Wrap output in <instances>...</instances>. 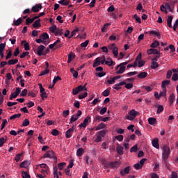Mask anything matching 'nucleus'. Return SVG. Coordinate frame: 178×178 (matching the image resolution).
<instances>
[{"label":"nucleus","instance_id":"obj_61","mask_svg":"<svg viewBox=\"0 0 178 178\" xmlns=\"http://www.w3.org/2000/svg\"><path fill=\"white\" fill-rule=\"evenodd\" d=\"M6 141V138H0V147H3V144Z\"/></svg>","mask_w":178,"mask_h":178},{"label":"nucleus","instance_id":"obj_40","mask_svg":"<svg viewBox=\"0 0 178 178\" xmlns=\"http://www.w3.org/2000/svg\"><path fill=\"white\" fill-rule=\"evenodd\" d=\"M111 92V90L109 89H106L102 93V95L103 97H108L109 96V93Z\"/></svg>","mask_w":178,"mask_h":178},{"label":"nucleus","instance_id":"obj_9","mask_svg":"<svg viewBox=\"0 0 178 178\" xmlns=\"http://www.w3.org/2000/svg\"><path fill=\"white\" fill-rule=\"evenodd\" d=\"M141 56H142V54H141V53H140V54L137 56V57H136V60H135L134 64H129V65H127V68H128V69H130V67H136V66H137V62H138V60H140L141 59Z\"/></svg>","mask_w":178,"mask_h":178},{"label":"nucleus","instance_id":"obj_63","mask_svg":"<svg viewBox=\"0 0 178 178\" xmlns=\"http://www.w3.org/2000/svg\"><path fill=\"white\" fill-rule=\"evenodd\" d=\"M159 97H166V89H163V91L160 92Z\"/></svg>","mask_w":178,"mask_h":178},{"label":"nucleus","instance_id":"obj_43","mask_svg":"<svg viewBox=\"0 0 178 178\" xmlns=\"http://www.w3.org/2000/svg\"><path fill=\"white\" fill-rule=\"evenodd\" d=\"M138 150V146H137V145H135L131 148L130 152H137Z\"/></svg>","mask_w":178,"mask_h":178},{"label":"nucleus","instance_id":"obj_62","mask_svg":"<svg viewBox=\"0 0 178 178\" xmlns=\"http://www.w3.org/2000/svg\"><path fill=\"white\" fill-rule=\"evenodd\" d=\"M22 175L23 178H30V175L27 172H22Z\"/></svg>","mask_w":178,"mask_h":178},{"label":"nucleus","instance_id":"obj_54","mask_svg":"<svg viewBox=\"0 0 178 178\" xmlns=\"http://www.w3.org/2000/svg\"><path fill=\"white\" fill-rule=\"evenodd\" d=\"M124 138V137L123 136V135H118L115 136V139H117L118 141H123V139Z\"/></svg>","mask_w":178,"mask_h":178},{"label":"nucleus","instance_id":"obj_56","mask_svg":"<svg viewBox=\"0 0 178 178\" xmlns=\"http://www.w3.org/2000/svg\"><path fill=\"white\" fill-rule=\"evenodd\" d=\"M95 122H102V117L101 115H96L95 117Z\"/></svg>","mask_w":178,"mask_h":178},{"label":"nucleus","instance_id":"obj_45","mask_svg":"<svg viewBox=\"0 0 178 178\" xmlns=\"http://www.w3.org/2000/svg\"><path fill=\"white\" fill-rule=\"evenodd\" d=\"M22 24V18H19L17 20H14V26H20Z\"/></svg>","mask_w":178,"mask_h":178},{"label":"nucleus","instance_id":"obj_38","mask_svg":"<svg viewBox=\"0 0 178 178\" xmlns=\"http://www.w3.org/2000/svg\"><path fill=\"white\" fill-rule=\"evenodd\" d=\"M19 62V60L17 59H12L8 61V65H16V63H17Z\"/></svg>","mask_w":178,"mask_h":178},{"label":"nucleus","instance_id":"obj_57","mask_svg":"<svg viewBox=\"0 0 178 178\" xmlns=\"http://www.w3.org/2000/svg\"><path fill=\"white\" fill-rule=\"evenodd\" d=\"M70 111L69 110H65L63 111V118H66L68 115H70Z\"/></svg>","mask_w":178,"mask_h":178},{"label":"nucleus","instance_id":"obj_18","mask_svg":"<svg viewBox=\"0 0 178 178\" xmlns=\"http://www.w3.org/2000/svg\"><path fill=\"white\" fill-rule=\"evenodd\" d=\"M105 65H107V66H115V63L113 62V60H112V58H107L106 59V64Z\"/></svg>","mask_w":178,"mask_h":178},{"label":"nucleus","instance_id":"obj_1","mask_svg":"<svg viewBox=\"0 0 178 178\" xmlns=\"http://www.w3.org/2000/svg\"><path fill=\"white\" fill-rule=\"evenodd\" d=\"M161 149H162V156H161L162 161L163 162L166 163V161H168V159H169V155H170V147H169V146H168L167 145H164L161 147Z\"/></svg>","mask_w":178,"mask_h":178},{"label":"nucleus","instance_id":"obj_16","mask_svg":"<svg viewBox=\"0 0 178 178\" xmlns=\"http://www.w3.org/2000/svg\"><path fill=\"white\" fill-rule=\"evenodd\" d=\"M123 149H124V147H123V146L122 145H118L116 147L117 154L118 155H123Z\"/></svg>","mask_w":178,"mask_h":178},{"label":"nucleus","instance_id":"obj_23","mask_svg":"<svg viewBox=\"0 0 178 178\" xmlns=\"http://www.w3.org/2000/svg\"><path fill=\"white\" fill-rule=\"evenodd\" d=\"M101 65V58L97 57L93 63V67H97V66H99Z\"/></svg>","mask_w":178,"mask_h":178},{"label":"nucleus","instance_id":"obj_35","mask_svg":"<svg viewBox=\"0 0 178 178\" xmlns=\"http://www.w3.org/2000/svg\"><path fill=\"white\" fill-rule=\"evenodd\" d=\"M145 65V62L144 60H142L141 58L140 60H138L137 61V65L138 67H143Z\"/></svg>","mask_w":178,"mask_h":178},{"label":"nucleus","instance_id":"obj_36","mask_svg":"<svg viewBox=\"0 0 178 178\" xmlns=\"http://www.w3.org/2000/svg\"><path fill=\"white\" fill-rule=\"evenodd\" d=\"M110 166L113 168H119V163L118 161H115L114 163H110Z\"/></svg>","mask_w":178,"mask_h":178},{"label":"nucleus","instance_id":"obj_2","mask_svg":"<svg viewBox=\"0 0 178 178\" xmlns=\"http://www.w3.org/2000/svg\"><path fill=\"white\" fill-rule=\"evenodd\" d=\"M38 44H44V45H48L49 44V35L47 33H44L41 35L39 39L36 40Z\"/></svg>","mask_w":178,"mask_h":178},{"label":"nucleus","instance_id":"obj_39","mask_svg":"<svg viewBox=\"0 0 178 178\" xmlns=\"http://www.w3.org/2000/svg\"><path fill=\"white\" fill-rule=\"evenodd\" d=\"M20 116H22L21 113L15 114L10 117V120H13V119H17V118H20Z\"/></svg>","mask_w":178,"mask_h":178},{"label":"nucleus","instance_id":"obj_22","mask_svg":"<svg viewBox=\"0 0 178 178\" xmlns=\"http://www.w3.org/2000/svg\"><path fill=\"white\" fill-rule=\"evenodd\" d=\"M44 49H45V47L44 45H40L38 48V56H41V55H42V52H44Z\"/></svg>","mask_w":178,"mask_h":178},{"label":"nucleus","instance_id":"obj_58","mask_svg":"<svg viewBox=\"0 0 178 178\" xmlns=\"http://www.w3.org/2000/svg\"><path fill=\"white\" fill-rule=\"evenodd\" d=\"M172 80H173V81H177V80H178V74L177 73L173 74V75L172 76Z\"/></svg>","mask_w":178,"mask_h":178},{"label":"nucleus","instance_id":"obj_31","mask_svg":"<svg viewBox=\"0 0 178 178\" xmlns=\"http://www.w3.org/2000/svg\"><path fill=\"white\" fill-rule=\"evenodd\" d=\"M175 99H176V97L175 96V94H171L169 97V102L170 105H172L173 102H175Z\"/></svg>","mask_w":178,"mask_h":178},{"label":"nucleus","instance_id":"obj_24","mask_svg":"<svg viewBox=\"0 0 178 178\" xmlns=\"http://www.w3.org/2000/svg\"><path fill=\"white\" fill-rule=\"evenodd\" d=\"M173 20V16H168L167 18V24L170 29H172V22Z\"/></svg>","mask_w":178,"mask_h":178},{"label":"nucleus","instance_id":"obj_6","mask_svg":"<svg viewBox=\"0 0 178 178\" xmlns=\"http://www.w3.org/2000/svg\"><path fill=\"white\" fill-rule=\"evenodd\" d=\"M105 134H106V132L105 131V130H102L97 132V137L95 139V143H99L102 141V138L105 137Z\"/></svg>","mask_w":178,"mask_h":178},{"label":"nucleus","instance_id":"obj_49","mask_svg":"<svg viewBox=\"0 0 178 178\" xmlns=\"http://www.w3.org/2000/svg\"><path fill=\"white\" fill-rule=\"evenodd\" d=\"M58 27L56 26V25H53L52 26H51L49 28V31L51 33H56V30H57Z\"/></svg>","mask_w":178,"mask_h":178},{"label":"nucleus","instance_id":"obj_3","mask_svg":"<svg viewBox=\"0 0 178 178\" xmlns=\"http://www.w3.org/2000/svg\"><path fill=\"white\" fill-rule=\"evenodd\" d=\"M139 115L140 113L136 111V110L134 109H132L128 112V115L126 116V118L127 119V120H134V119H136V117L138 116Z\"/></svg>","mask_w":178,"mask_h":178},{"label":"nucleus","instance_id":"obj_41","mask_svg":"<svg viewBox=\"0 0 178 178\" xmlns=\"http://www.w3.org/2000/svg\"><path fill=\"white\" fill-rule=\"evenodd\" d=\"M158 67H159V65L158 64V63L152 61L151 68L152 69H156Z\"/></svg>","mask_w":178,"mask_h":178},{"label":"nucleus","instance_id":"obj_19","mask_svg":"<svg viewBox=\"0 0 178 178\" xmlns=\"http://www.w3.org/2000/svg\"><path fill=\"white\" fill-rule=\"evenodd\" d=\"M148 123L151 126H156V118H148Z\"/></svg>","mask_w":178,"mask_h":178},{"label":"nucleus","instance_id":"obj_47","mask_svg":"<svg viewBox=\"0 0 178 178\" xmlns=\"http://www.w3.org/2000/svg\"><path fill=\"white\" fill-rule=\"evenodd\" d=\"M29 124H30V121L29 120H27V118H26L23 122H22V126L24 127H26L27 126H29Z\"/></svg>","mask_w":178,"mask_h":178},{"label":"nucleus","instance_id":"obj_4","mask_svg":"<svg viewBox=\"0 0 178 178\" xmlns=\"http://www.w3.org/2000/svg\"><path fill=\"white\" fill-rule=\"evenodd\" d=\"M108 49L112 51L113 55H114L115 58L118 57V55H119V48L116 47V44H115V43H112L108 45Z\"/></svg>","mask_w":178,"mask_h":178},{"label":"nucleus","instance_id":"obj_46","mask_svg":"<svg viewBox=\"0 0 178 178\" xmlns=\"http://www.w3.org/2000/svg\"><path fill=\"white\" fill-rule=\"evenodd\" d=\"M68 59H71L73 60L74 58H76V54H74L73 52H70L67 56Z\"/></svg>","mask_w":178,"mask_h":178},{"label":"nucleus","instance_id":"obj_33","mask_svg":"<svg viewBox=\"0 0 178 178\" xmlns=\"http://www.w3.org/2000/svg\"><path fill=\"white\" fill-rule=\"evenodd\" d=\"M78 119L79 118L76 115H72L71 118L70 119V124H72L73 122H76Z\"/></svg>","mask_w":178,"mask_h":178},{"label":"nucleus","instance_id":"obj_52","mask_svg":"<svg viewBox=\"0 0 178 178\" xmlns=\"http://www.w3.org/2000/svg\"><path fill=\"white\" fill-rule=\"evenodd\" d=\"M99 58H100V63H102V65L106 63V58H105V56H102V57H99Z\"/></svg>","mask_w":178,"mask_h":178},{"label":"nucleus","instance_id":"obj_30","mask_svg":"<svg viewBox=\"0 0 178 178\" xmlns=\"http://www.w3.org/2000/svg\"><path fill=\"white\" fill-rule=\"evenodd\" d=\"M84 154V149L83 148H79L76 151V156H81Z\"/></svg>","mask_w":178,"mask_h":178},{"label":"nucleus","instance_id":"obj_29","mask_svg":"<svg viewBox=\"0 0 178 178\" xmlns=\"http://www.w3.org/2000/svg\"><path fill=\"white\" fill-rule=\"evenodd\" d=\"M29 165H30V162L28 161H24L22 163H20V168H29Z\"/></svg>","mask_w":178,"mask_h":178},{"label":"nucleus","instance_id":"obj_20","mask_svg":"<svg viewBox=\"0 0 178 178\" xmlns=\"http://www.w3.org/2000/svg\"><path fill=\"white\" fill-rule=\"evenodd\" d=\"M169 84H170V81L169 80L163 81L161 83V88H163V90H166V87H168Z\"/></svg>","mask_w":178,"mask_h":178},{"label":"nucleus","instance_id":"obj_13","mask_svg":"<svg viewBox=\"0 0 178 178\" xmlns=\"http://www.w3.org/2000/svg\"><path fill=\"white\" fill-rule=\"evenodd\" d=\"M88 120H90V118L88 117V118H85L83 120V122L80 124L79 125V127L80 129H81V128L86 129V127H87V124H88Z\"/></svg>","mask_w":178,"mask_h":178},{"label":"nucleus","instance_id":"obj_51","mask_svg":"<svg viewBox=\"0 0 178 178\" xmlns=\"http://www.w3.org/2000/svg\"><path fill=\"white\" fill-rule=\"evenodd\" d=\"M163 112V106L162 105H159L158 106V109H157V113L159 114Z\"/></svg>","mask_w":178,"mask_h":178},{"label":"nucleus","instance_id":"obj_8","mask_svg":"<svg viewBox=\"0 0 178 178\" xmlns=\"http://www.w3.org/2000/svg\"><path fill=\"white\" fill-rule=\"evenodd\" d=\"M115 70L117 74H123L124 70H126V66H122L120 64L116 67Z\"/></svg>","mask_w":178,"mask_h":178},{"label":"nucleus","instance_id":"obj_5","mask_svg":"<svg viewBox=\"0 0 178 178\" xmlns=\"http://www.w3.org/2000/svg\"><path fill=\"white\" fill-rule=\"evenodd\" d=\"M81 91H87V87L86 86V84L84 86H79L76 87V88L72 89V94L73 95H77L79 92H81Z\"/></svg>","mask_w":178,"mask_h":178},{"label":"nucleus","instance_id":"obj_32","mask_svg":"<svg viewBox=\"0 0 178 178\" xmlns=\"http://www.w3.org/2000/svg\"><path fill=\"white\" fill-rule=\"evenodd\" d=\"M58 3H60V5H63V6H67V5H69V1H67V0H60L58 1Z\"/></svg>","mask_w":178,"mask_h":178},{"label":"nucleus","instance_id":"obj_28","mask_svg":"<svg viewBox=\"0 0 178 178\" xmlns=\"http://www.w3.org/2000/svg\"><path fill=\"white\" fill-rule=\"evenodd\" d=\"M148 76V73L145 72H140L139 74L137 75L138 79H145Z\"/></svg>","mask_w":178,"mask_h":178},{"label":"nucleus","instance_id":"obj_60","mask_svg":"<svg viewBox=\"0 0 178 178\" xmlns=\"http://www.w3.org/2000/svg\"><path fill=\"white\" fill-rule=\"evenodd\" d=\"M51 134L52 136H59V131H58L57 129H53L51 131Z\"/></svg>","mask_w":178,"mask_h":178},{"label":"nucleus","instance_id":"obj_26","mask_svg":"<svg viewBox=\"0 0 178 178\" xmlns=\"http://www.w3.org/2000/svg\"><path fill=\"white\" fill-rule=\"evenodd\" d=\"M22 45H24L25 51H30V44L26 40L22 42Z\"/></svg>","mask_w":178,"mask_h":178},{"label":"nucleus","instance_id":"obj_55","mask_svg":"<svg viewBox=\"0 0 178 178\" xmlns=\"http://www.w3.org/2000/svg\"><path fill=\"white\" fill-rule=\"evenodd\" d=\"M134 19H135L138 23H141V18L140 17H138L137 14H135L134 15Z\"/></svg>","mask_w":178,"mask_h":178},{"label":"nucleus","instance_id":"obj_11","mask_svg":"<svg viewBox=\"0 0 178 178\" xmlns=\"http://www.w3.org/2000/svg\"><path fill=\"white\" fill-rule=\"evenodd\" d=\"M161 55V52L156 49H149L147 50V55Z\"/></svg>","mask_w":178,"mask_h":178},{"label":"nucleus","instance_id":"obj_21","mask_svg":"<svg viewBox=\"0 0 178 178\" xmlns=\"http://www.w3.org/2000/svg\"><path fill=\"white\" fill-rule=\"evenodd\" d=\"M74 131V129L71 128L65 132L66 138H70L72 137V133Z\"/></svg>","mask_w":178,"mask_h":178},{"label":"nucleus","instance_id":"obj_7","mask_svg":"<svg viewBox=\"0 0 178 178\" xmlns=\"http://www.w3.org/2000/svg\"><path fill=\"white\" fill-rule=\"evenodd\" d=\"M43 158H54V159H55V161H57V158L56 156H55V152H54V151L52 150H49L48 152H47L44 156Z\"/></svg>","mask_w":178,"mask_h":178},{"label":"nucleus","instance_id":"obj_12","mask_svg":"<svg viewBox=\"0 0 178 178\" xmlns=\"http://www.w3.org/2000/svg\"><path fill=\"white\" fill-rule=\"evenodd\" d=\"M120 173L121 176H126V175H129V173H130V166H127L124 170H121Z\"/></svg>","mask_w":178,"mask_h":178},{"label":"nucleus","instance_id":"obj_48","mask_svg":"<svg viewBox=\"0 0 178 178\" xmlns=\"http://www.w3.org/2000/svg\"><path fill=\"white\" fill-rule=\"evenodd\" d=\"M56 35H62L63 34V30L59 29L57 28L56 31L55 32Z\"/></svg>","mask_w":178,"mask_h":178},{"label":"nucleus","instance_id":"obj_25","mask_svg":"<svg viewBox=\"0 0 178 178\" xmlns=\"http://www.w3.org/2000/svg\"><path fill=\"white\" fill-rule=\"evenodd\" d=\"M41 19H39L33 24V29H37L38 27H41Z\"/></svg>","mask_w":178,"mask_h":178},{"label":"nucleus","instance_id":"obj_50","mask_svg":"<svg viewBox=\"0 0 178 178\" xmlns=\"http://www.w3.org/2000/svg\"><path fill=\"white\" fill-rule=\"evenodd\" d=\"M49 73V70L48 68H46L44 71H42V72L40 74V76H45V74H48Z\"/></svg>","mask_w":178,"mask_h":178},{"label":"nucleus","instance_id":"obj_59","mask_svg":"<svg viewBox=\"0 0 178 178\" xmlns=\"http://www.w3.org/2000/svg\"><path fill=\"white\" fill-rule=\"evenodd\" d=\"M134 167L135 168V169H136V170H138L143 168V167L141 166V165L139 163L134 164Z\"/></svg>","mask_w":178,"mask_h":178},{"label":"nucleus","instance_id":"obj_44","mask_svg":"<svg viewBox=\"0 0 178 178\" xmlns=\"http://www.w3.org/2000/svg\"><path fill=\"white\" fill-rule=\"evenodd\" d=\"M159 42L155 40L153 43L151 44L150 47L151 48H156V47H159Z\"/></svg>","mask_w":178,"mask_h":178},{"label":"nucleus","instance_id":"obj_10","mask_svg":"<svg viewBox=\"0 0 178 178\" xmlns=\"http://www.w3.org/2000/svg\"><path fill=\"white\" fill-rule=\"evenodd\" d=\"M54 178H59V176H62V172L58 171V167L55 166L53 168Z\"/></svg>","mask_w":178,"mask_h":178},{"label":"nucleus","instance_id":"obj_53","mask_svg":"<svg viewBox=\"0 0 178 178\" xmlns=\"http://www.w3.org/2000/svg\"><path fill=\"white\" fill-rule=\"evenodd\" d=\"M87 95H88V93L87 92H85L83 94L79 95V99H83L86 98L87 97Z\"/></svg>","mask_w":178,"mask_h":178},{"label":"nucleus","instance_id":"obj_17","mask_svg":"<svg viewBox=\"0 0 178 178\" xmlns=\"http://www.w3.org/2000/svg\"><path fill=\"white\" fill-rule=\"evenodd\" d=\"M40 9H42V6L40 4H36L35 6H33L32 7V10L34 12V13H37V12H40Z\"/></svg>","mask_w":178,"mask_h":178},{"label":"nucleus","instance_id":"obj_14","mask_svg":"<svg viewBox=\"0 0 178 178\" xmlns=\"http://www.w3.org/2000/svg\"><path fill=\"white\" fill-rule=\"evenodd\" d=\"M152 146L156 149H159V140L158 138H154L152 141Z\"/></svg>","mask_w":178,"mask_h":178},{"label":"nucleus","instance_id":"obj_15","mask_svg":"<svg viewBox=\"0 0 178 178\" xmlns=\"http://www.w3.org/2000/svg\"><path fill=\"white\" fill-rule=\"evenodd\" d=\"M125 84H126V82L122 81V82H120V83H118L114 85V86H113V88L114 90H120V88H122L121 86H125Z\"/></svg>","mask_w":178,"mask_h":178},{"label":"nucleus","instance_id":"obj_37","mask_svg":"<svg viewBox=\"0 0 178 178\" xmlns=\"http://www.w3.org/2000/svg\"><path fill=\"white\" fill-rule=\"evenodd\" d=\"M109 26H111V24H105L104 26L102 28V32L105 33L108 30V27H109Z\"/></svg>","mask_w":178,"mask_h":178},{"label":"nucleus","instance_id":"obj_42","mask_svg":"<svg viewBox=\"0 0 178 178\" xmlns=\"http://www.w3.org/2000/svg\"><path fill=\"white\" fill-rule=\"evenodd\" d=\"M115 81H116L115 77H113V78H111L110 79L107 80V83L108 84H115Z\"/></svg>","mask_w":178,"mask_h":178},{"label":"nucleus","instance_id":"obj_27","mask_svg":"<svg viewBox=\"0 0 178 178\" xmlns=\"http://www.w3.org/2000/svg\"><path fill=\"white\" fill-rule=\"evenodd\" d=\"M105 127H106V125L104 122H102L97 126L95 130L97 131L98 130H102V129H105Z\"/></svg>","mask_w":178,"mask_h":178},{"label":"nucleus","instance_id":"obj_34","mask_svg":"<svg viewBox=\"0 0 178 178\" xmlns=\"http://www.w3.org/2000/svg\"><path fill=\"white\" fill-rule=\"evenodd\" d=\"M79 31H80V29H79V28H76L71 33V35L68 37V38H72V37L76 35V34H77Z\"/></svg>","mask_w":178,"mask_h":178},{"label":"nucleus","instance_id":"obj_64","mask_svg":"<svg viewBox=\"0 0 178 178\" xmlns=\"http://www.w3.org/2000/svg\"><path fill=\"white\" fill-rule=\"evenodd\" d=\"M171 178H178L177 172L173 171L171 173Z\"/></svg>","mask_w":178,"mask_h":178}]
</instances>
